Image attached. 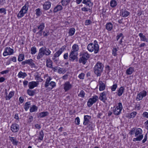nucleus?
Returning a JSON list of instances; mask_svg holds the SVG:
<instances>
[{"label":"nucleus","instance_id":"obj_1","mask_svg":"<svg viewBox=\"0 0 148 148\" xmlns=\"http://www.w3.org/2000/svg\"><path fill=\"white\" fill-rule=\"evenodd\" d=\"M104 67L103 64L100 62H98L94 67V72L97 76H101Z\"/></svg>","mask_w":148,"mask_h":148},{"label":"nucleus","instance_id":"obj_2","mask_svg":"<svg viewBox=\"0 0 148 148\" xmlns=\"http://www.w3.org/2000/svg\"><path fill=\"white\" fill-rule=\"evenodd\" d=\"M142 130L140 128H136L135 136L137 137L136 138H134L133 140V141H140L141 140L143 137V136L142 134Z\"/></svg>","mask_w":148,"mask_h":148},{"label":"nucleus","instance_id":"obj_3","mask_svg":"<svg viewBox=\"0 0 148 148\" xmlns=\"http://www.w3.org/2000/svg\"><path fill=\"white\" fill-rule=\"evenodd\" d=\"M78 55L77 51H74L71 50L69 56V60L70 61H74L75 60L76 61L78 60L77 56Z\"/></svg>","mask_w":148,"mask_h":148},{"label":"nucleus","instance_id":"obj_4","mask_svg":"<svg viewBox=\"0 0 148 148\" xmlns=\"http://www.w3.org/2000/svg\"><path fill=\"white\" fill-rule=\"evenodd\" d=\"M99 98L98 96L95 95L91 98H90L88 100L87 102V105L89 107L91 106L92 105L95 103L98 100Z\"/></svg>","mask_w":148,"mask_h":148},{"label":"nucleus","instance_id":"obj_5","mask_svg":"<svg viewBox=\"0 0 148 148\" xmlns=\"http://www.w3.org/2000/svg\"><path fill=\"white\" fill-rule=\"evenodd\" d=\"M114 108H115L113 110L114 114L116 115L120 114L122 109V106L121 103L120 102L118 103V106L116 107H114Z\"/></svg>","mask_w":148,"mask_h":148},{"label":"nucleus","instance_id":"obj_6","mask_svg":"<svg viewBox=\"0 0 148 148\" xmlns=\"http://www.w3.org/2000/svg\"><path fill=\"white\" fill-rule=\"evenodd\" d=\"M87 48L90 52H92L94 51L95 53H97L99 50V48L97 47L96 48L92 43L89 44L87 46Z\"/></svg>","mask_w":148,"mask_h":148},{"label":"nucleus","instance_id":"obj_7","mask_svg":"<svg viewBox=\"0 0 148 148\" xmlns=\"http://www.w3.org/2000/svg\"><path fill=\"white\" fill-rule=\"evenodd\" d=\"M14 53V50L10 48V47H7L5 49L3 55L4 56L12 54Z\"/></svg>","mask_w":148,"mask_h":148},{"label":"nucleus","instance_id":"obj_8","mask_svg":"<svg viewBox=\"0 0 148 148\" xmlns=\"http://www.w3.org/2000/svg\"><path fill=\"white\" fill-rule=\"evenodd\" d=\"M40 49L44 55L48 56L51 53V51L49 49L45 47H42L40 48Z\"/></svg>","mask_w":148,"mask_h":148},{"label":"nucleus","instance_id":"obj_9","mask_svg":"<svg viewBox=\"0 0 148 148\" xmlns=\"http://www.w3.org/2000/svg\"><path fill=\"white\" fill-rule=\"evenodd\" d=\"M147 93V92L146 91L143 90L142 92H140L138 94L136 99H138V101L142 100L144 97L146 96Z\"/></svg>","mask_w":148,"mask_h":148},{"label":"nucleus","instance_id":"obj_10","mask_svg":"<svg viewBox=\"0 0 148 148\" xmlns=\"http://www.w3.org/2000/svg\"><path fill=\"white\" fill-rule=\"evenodd\" d=\"M64 89L65 92H66L71 89L72 87V85L68 81L66 82L64 84Z\"/></svg>","mask_w":148,"mask_h":148},{"label":"nucleus","instance_id":"obj_11","mask_svg":"<svg viewBox=\"0 0 148 148\" xmlns=\"http://www.w3.org/2000/svg\"><path fill=\"white\" fill-rule=\"evenodd\" d=\"M11 130L14 132H16L18 131L19 129V126L16 123L12 124L11 127Z\"/></svg>","mask_w":148,"mask_h":148},{"label":"nucleus","instance_id":"obj_12","mask_svg":"<svg viewBox=\"0 0 148 148\" xmlns=\"http://www.w3.org/2000/svg\"><path fill=\"white\" fill-rule=\"evenodd\" d=\"M38 84V81H32L29 83L28 87L29 89H33L34 87L37 86Z\"/></svg>","mask_w":148,"mask_h":148},{"label":"nucleus","instance_id":"obj_13","mask_svg":"<svg viewBox=\"0 0 148 148\" xmlns=\"http://www.w3.org/2000/svg\"><path fill=\"white\" fill-rule=\"evenodd\" d=\"M99 99L101 101H102L104 103L106 101L107 99L105 92H103L100 94Z\"/></svg>","mask_w":148,"mask_h":148},{"label":"nucleus","instance_id":"obj_14","mask_svg":"<svg viewBox=\"0 0 148 148\" xmlns=\"http://www.w3.org/2000/svg\"><path fill=\"white\" fill-rule=\"evenodd\" d=\"M130 14V12L127 11L126 9H122L120 11V16L123 17H127Z\"/></svg>","mask_w":148,"mask_h":148},{"label":"nucleus","instance_id":"obj_15","mask_svg":"<svg viewBox=\"0 0 148 148\" xmlns=\"http://www.w3.org/2000/svg\"><path fill=\"white\" fill-rule=\"evenodd\" d=\"M91 118L90 116L88 115H85L84 116V121L83 122V124L86 125L89 124L90 123L89 119Z\"/></svg>","mask_w":148,"mask_h":148},{"label":"nucleus","instance_id":"obj_16","mask_svg":"<svg viewBox=\"0 0 148 148\" xmlns=\"http://www.w3.org/2000/svg\"><path fill=\"white\" fill-rule=\"evenodd\" d=\"M98 83L99 85V90L102 91L105 90L106 87L105 84L101 81H99Z\"/></svg>","mask_w":148,"mask_h":148},{"label":"nucleus","instance_id":"obj_17","mask_svg":"<svg viewBox=\"0 0 148 148\" xmlns=\"http://www.w3.org/2000/svg\"><path fill=\"white\" fill-rule=\"evenodd\" d=\"M27 64L30 66L31 68H36V66L34 62V61L32 59L27 60Z\"/></svg>","mask_w":148,"mask_h":148},{"label":"nucleus","instance_id":"obj_18","mask_svg":"<svg viewBox=\"0 0 148 148\" xmlns=\"http://www.w3.org/2000/svg\"><path fill=\"white\" fill-rule=\"evenodd\" d=\"M51 3L49 1L46 2L43 5V8L45 10L49 9L50 7Z\"/></svg>","mask_w":148,"mask_h":148},{"label":"nucleus","instance_id":"obj_19","mask_svg":"<svg viewBox=\"0 0 148 148\" xmlns=\"http://www.w3.org/2000/svg\"><path fill=\"white\" fill-rule=\"evenodd\" d=\"M49 114V112H43L40 113L38 115V118H43L47 116Z\"/></svg>","mask_w":148,"mask_h":148},{"label":"nucleus","instance_id":"obj_20","mask_svg":"<svg viewBox=\"0 0 148 148\" xmlns=\"http://www.w3.org/2000/svg\"><path fill=\"white\" fill-rule=\"evenodd\" d=\"M29 7V3L27 2L23 6L21 9V10L24 12V13H27Z\"/></svg>","mask_w":148,"mask_h":148},{"label":"nucleus","instance_id":"obj_21","mask_svg":"<svg viewBox=\"0 0 148 148\" xmlns=\"http://www.w3.org/2000/svg\"><path fill=\"white\" fill-rule=\"evenodd\" d=\"M134 71V68L131 67L127 70L126 73L127 75H130L132 74Z\"/></svg>","mask_w":148,"mask_h":148},{"label":"nucleus","instance_id":"obj_22","mask_svg":"<svg viewBox=\"0 0 148 148\" xmlns=\"http://www.w3.org/2000/svg\"><path fill=\"white\" fill-rule=\"evenodd\" d=\"M62 9V7L60 5H57L54 8L53 12L54 13H56L58 11L61 10Z\"/></svg>","mask_w":148,"mask_h":148},{"label":"nucleus","instance_id":"obj_23","mask_svg":"<svg viewBox=\"0 0 148 148\" xmlns=\"http://www.w3.org/2000/svg\"><path fill=\"white\" fill-rule=\"evenodd\" d=\"M82 3L89 7L92 5V3L91 2V0H83Z\"/></svg>","mask_w":148,"mask_h":148},{"label":"nucleus","instance_id":"obj_24","mask_svg":"<svg viewBox=\"0 0 148 148\" xmlns=\"http://www.w3.org/2000/svg\"><path fill=\"white\" fill-rule=\"evenodd\" d=\"M124 90L125 89L123 87H121L118 91V95L119 96H120L122 95V94L124 92Z\"/></svg>","mask_w":148,"mask_h":148},{"label":"nucleus","instance_id":"obj_25","mask_svg":"<svg viewBox=\"0 0 148 148\" xmlns=\"http://www.w3.org/2000/svg\"><path fill=\"white\" fill-rule=\"evenodd\" d=\"M51 79V78L50 77L47 78L45 84V88H47L49 86L50 84V82Z\"/></svg>","mask_w":148,"mask_h":148},{"label":"nucleus","instance_id":"obj_26","mask_svg":"<svg viewBox=\"0 0 148 148\" xmlns=\"http://www.w3.org/2000/svg\"><path fill=\"white\" fill-rule=\"evenodd\" d=\"M138 35L140 38L141 41L146 42L147 41V39L146 38L145 35H143L142 33H139Z\"/></svg>","mask_w":148,"mask_h":148},{"label":"nucleus","instance_id":"obj_27","mask_svg":"<svg viewBox=\"0 0 148 148\" xmlns=\"http://www.w3.org/2000/svg\"><path fill=\"white\" fill-rule=\"evenodd\" d=\"M106 29L108 31L111 30L113 28V25L111 23H108L106 25Z\"/></svg>","mask_w":148,"mask_h":148},{"label":"nucleus","instance_id":"obj_28","mask_svg":"<svg viewBox=\"0 0 148 148\" xmlns=\"http://www.w3.org/2000/svg\"><path fill=\"white\" fill-rule=\"evenodd\" d=\"M14 95L13 91H11L10 92L8 95H6L5 96L6 100H9Z\"/></svg>","mask_w":148,"mask_h":148},{"label":"nucleus","instance_id":"obj_29","mask_svg":"<svg viewBox=\"0 0 148 148\" xmlns=\"http://www.w3.org/2000/svg\"><path fill=\"white\" fill-rule=\"evenodd\" d=\"M27 75V74L25 72L23 73L21 71L18 73V77L19 78H24Z\"/></svg>","mask_w":148,"mask_h":148},{"label":"nucleus","instance_id":"obj_30","mask_svg":"<svg viewBox=\"0 0 148 148\" xmlns=\"http://www.w3.org/2000/svg\"><path fill=\"white\" fill-rule=\"evenodd\" d=\"M87 59L85 58L81 57L79 58V63H82L84 65L87 62Z\"/></svg>","mask_w":148,"mask_h":148},{"label":"nucleus","instance_id":"obj_31","mask_svg":"<svg viewBox=\"0 0 148 148\" xmlns=\"http://www.w3.org/2000/svg\"><path fill=\"white\" fill-rule=\"evenodd\" d=\"M44 55L43 53L41 52L40 49H39L38 53V54L37 59L38 60H39L42 58Z\"/></svg>","mask_w":148,"mask_h":148},{"label":"nucleus","instance_id":"obj_32","mask_svg":"<svg viewBox=\"0 0 148 148\" xmlns=\"http://www.w3.org/2000/svg\"><path fill=\"white\" fill-rule=\"evenodd\" d=\"M82 57L88 60L90 57V55L87 52H84L82 53Z\"/></svg>","mask_w":148,"mask_h":148},{"label":"nucleus","instance_id":"obj_33","mask_svg":"<svg viewBox=\"0 0 148 148\" xmlns=\"http://www.w3.org/2000/svg\"><path fill=\"white\" fill-rule=\"evenodd\" d=\"M62 52V48H60L59 50L56 52L54 54V57H59Z\"/></svg>","mask_w":148,"mask_h":148},{"label":"nucleus","instance_id":"obj_34","mask_svg":"<svg viewBox=\"0 0 148 148\" xmlns=\"http://www.w3.org/2000/svg\"><path fill=\"white\" fill-rule=\"evenodd\" d=\"M75 30L74 28H70L69 30V36H73L75 32Z\"/></svg>","mask_w":148,"mask_h":148},{"label":"nucleus","instance_id":"obj_35","mask_svg":"<svg viewBox=\"0 0 148 148\" xmlns=\"http://www.w3.org/2000/svg\"><path fill=\"white\" fill-rule=\"evenodd\" d=\"M10 140L12 143V144L15 145H16L18 142L16 141V139L14 138L13 137H9Z\"/></svg>","mask_w":148,"mask_h":148},{"label":"nucleus","instance_id":"obj_36","mask_svg":"<svg viewBox=\"0 0 148 148\" xmlns=\"http://www.w3.org/2000/svg\"><path fill=\"white\" fill-rule=\"evenodd\" d=\"M52 62L50 60H46V66L49 68H52Z\"/></svg>","mask_w":148,"mask_h":148},{"label":"nucleus","instance_id":"obj_37","mask_svg":"<svg viewBox=\"0 0 148 148\" xmlns=\"http://www.w3.org/2000/svg\"><path fill=\"white\" fill-rule=\"evenodd\" d=\"M24 12L21 10L17 15L18 18H20L23 16L24 14L26 13H24Z\"/></svg>","mask_w":148,"mask_h":148},{"label":"nucleus","instance_id":"obj_38","mask_svg":"<svg viewBox=\"0 0 148 148\" xmlns=\"http://www.w3.org/2000/svg\"><path fill=\"white\" fill-rule=\"evenodd\" d=\"M44 134L43 131L42 130H41L39 132V136L38 138V139L40 140H43L44 137Z\"/></svg>","mask_w":148,"mask_h":148},{"label":"nucleus","instance_id":"obj_39","mask_svg":"<svg viewBox=\"0 0 148 148\" xmlns=\"http://www.w3.org/2000/svg\"><path fill=\"white\" fill-rule=\"evenodd\" d=\"M49 85L51 87H49L48 88V89L49 90H51L53 88H54L56 86V83L55 82L53 81H51L50 82Z\"/></svg>","mask_w":148,"mask_h":148},{"label":"nucleus","instance_id":"obj_40","mask_svg":"<svg viewBox=\"0 0 148 148\" xmlns=\"http://www.w3.org/2000/svg\"><path fill=\"white\" fill-rule=\"evenodd\" d=\"M72 50L74 51H78L79 50L78 45L76 44H74L72 46Z\"/></svg>","mask_w":148,"mask_h":148},{"label":"nucleus","instance_id":"obj_41","mask_svg":"<svg viewBox=\"0 0 148 148\" xmlns=\"http://www.w3.org/2000/svg\"><path fill=\"white\" fill-rule=\"evenodd\" d=\"M45 27V24L43 23H41L39 25L37 26L38 29L41 31H42Z\"/></svg>","mask_w":148,"mask_h":148},{"label":"nucleus","instance_id":"obj_42","mask_svg":"<svg viewBox=\"0 0 148 148\" xmlns=\"http://www.w3.org/2000/svg\"><path fill=\"white\" fill-rule=\"evenodd\" d=\"M38 107L35 105L33 106L30 108V112H35L37 110Z\"/></svg>","mask_w":148,"mask_h":148},{"label":"nucleus","instance_id":"obj_43","mask_svg":"<svg viewBox=\"0 0 148 148\" xmlns=\"http://www.w3.org/2000/svg\"><path fill=\"white\" fill-rule=\"evenodd\" d=\"M70 0H62L61 2L63 6H66L70 2Z\"/></svg>","mask_w":148,"mask_h":148},{"label":"nucleus","instance_id":"obj_44","mask_svg":"<svg viewBox=\"0 0 148 148\" xmlns=\"http://www.w3.org/2000/svg\"><path fill=\"white\" fill-rule=\"evenodd\" d=\"M31 53L32 54H34L37 52L36 48L35 47H32L31 49Z\"/></svg>","mask_w":148,"mask_h":148},{"label":"nucleus","instance_id":"obj_45","mask_svg":"<svg viewBox=\"0 0 148 148\" xmlns=\"http://www.w3.org/2000/svg\"><path fill=\"white\" fill-rule=\"evenodd\" d=\"M31 105L30 102H27L25 105L24 109L26 111L27 110Z\"/></svg>","mask_w":148,"mask_h":148},{"label":"nucleus","instance_id":"obj_46","mask_svg":"<svg viewBox=\"0 0 148 148\" xmlns=\"http://www.w3.org/2000/svg\"><path fill=\"white\" fill-rule=\"evenodd\" d=\"M24 55L23 54H20L18 56V60L19 62H21L24 60Z\"/></svg>","mask_w":148,"mask_h":148},{"label":"nucleus","instance_id":"obj_47","mask_svg":"<svg viewBox=\"0 0 148 148\" xmlns=\"http://www.w3.org/2000/svg\"><path fill=\"white\" fill-rule=\"evenodd\" d=\"M66 72L65 69L62 68H60L58 70V73L60 74L64 73Z\"/></svg>","mask_w":148,"mask_h":148},{"label":"nucleus","instance_id":"obj_48","mask_svg":"<svg viewBox=\"0 0 148 148\" xmlns=\"http://www.w3.org/2000/svg\"><path fill=\"white\" fill-rule=\"evenodd\" d=\"M110 6L112 7H115L117 5L116 1L114 0H112L110 2Z\"/></svg>","mask_w":148,"mask_h":148},{"label":"nucleus","instance_id":"obj_49","mask_svg":"<svg viewBox=\"0 0 148 148\" xmlns=\"http://www.w3.org/2000/svg\"><path fill=\"white\" fill-rule=\"evenodd\" d=\"M27 93L29 95L33 96L34 95L35 92L33 90L28 89L27 90Z\"/></svg>","mask_w":148,"mask_h":148},{"label":"nucleus","instance_id":"obj_50","mask_svg":"<svg viewBox=\"0 0 148 148\" xmlns=\"http://www.w3.org/2000/svg\"><path fill=\"white\" fill-rule=\"evenodd\" d=\"M118 51L117 49L116 48H114L112 50V54L114 56H116L117 55L116 52Z\"/></svg>","mask_w":148,"mask_h":148},{"label":"nucleus","instance_id":"obj_51","mask_svg":"<svg viewBox=\"0 0 148 148\" xmlns=\"http://www.w3.org/2000/svg\"><path fill=\"white\" fill-rule=\"evenodd\" d=\"M85 93L82 90H81L80 93L78 95V96L83 98L84 97Z\"/></svg>","mask_w":148,"mask_h":148},{"label":"nucleus","instance_id":"obj_52","mask_svg":"<svg viewBox=\"0 0 148 148\" xmlns=\"http://www.w3.org/2000/svg\"><path fill=\"white\" fill-rule=\"evenodd\" d=\"M36 14L37 16H40L41 15L40 9L39 8H38L36 10Z\"/></svg>","mask_w":148,"mask_h":148},{"label":"nucleus","instance_id":"obj_53","mask_svg":"<svg viewBox=\"0 0 148 148\" xmlns=\"http://www.w3.org/2000/svg\"><path fill=\"white\" fill-rule=\"evenodd\" d=\"M117 84H115L113 85L111 88L112 91H115L117 87Z\"/></svg>","mask_w":148,"mask_h":148},{"label":"nucleus","instance_id":"obj_54","mask_svg":"<svg viewBox=\"0 0 148 148\" xmlns=\"http://www.w3.org/2000/svg\"><path fill=\"white\" fill-rule=\"evenodd\" d=\"M136 112H132L130 114V118H134L136 115Z\"/></svg>","mask_w":148,"mask_h":148},{"label":"nucleus","instance_id":"obj_55","mask_svg":"<svg viewBox=\"0 0 148 148\" xmlns=\"http://www.w3.org/2000/svg\"><path fill=\"white\" fill-rule=\"evenodd\" d=\"M136 128H133L132 130L130 131V132L129 133V134L130 135H133L134 134V133H135L136 130Z\"/></svg>","mask_w":148,"mask_h":148},{"label":"nucleus","instance_id":"obj_56","mask_svg":"<svg viewBox=\"0 0 148 148\" xmlns=\"http://www.w3.org/2000/svg\"><path fill=\"white\" fill-rule=\"evenodd\" d=\"M84 74L83 73H82L79 75L78 77L80 79H84Z\"/></svg>","mask_w":148,"mask_h":148},{"label":"nucleus","instance_id":"obj_57","mask_svg":"<svg viewBox=\"0 0 148 148\" xmlns=\"http://www.w3.org/2000/svg\"><path fill=\"white\" fill-rule=\"evenodd\" d=\"M35 78L36 80H38L39 82H41L43 81V79L41 78L38 75H36L35 77Z\"/></svg>","mask_w":148,"mask_h":148},{"label":"nucleus","instance_id":"obj_58","mask_svg":"<svg viewBox=\"0 0 148 148\" xmlns=\"http://www.w3.org/2000/svg\"><path fill=\"white\" fill-rule=\"evenodd\" d=\"M75 124L77 125H78L79 124L80 119L78 117H77L75 119Z\"/></svg>","mask_w":148,"mask_h":148},{"label":"nucleus","instance_id":"obj_59","mask_svg":"<svg viewBox=\"0 0 148 148\" xmlns=\"http://www.w3.org/2000/svg\"><path fill=\"white\" fill-rule=\"evenodd\" d=\"M81 10L82 11H84L85 12H88V11L91 10L90 8H88L85 7L82 8L81 9Z\"/></svg>","mask_w":148,"mask_h":148},{"label":"nucleus","instance_id":"obj_60","mask_svg":"<svg viewBox=\"0 0 148 148\" xmlns=\"http://www.w3.org/2000/svg\"><path fill=\"white\" fill-rule=\"evenodd\" d=\"M6 9L3 8L0 9V13H4V14H5L6 13Z\"/></svg>","mask_w":148,"mask_h":148},{"label":"nucleus","instance_id":"obj_61","mask_svg":"<svg viewBox=\"0 0 148 148\" xmlns=\"http://www.w3.org/2000/svg\"><path fill=\"white\" fill-rule=\"evenodd\" d=\"M92 23L91 21L90 20H86L85 22V25H88Z\"/></svg>","mask_w":148,"mask_h":148},{"label":"nucleus","instance_id":"obj_62","mask_svg":"<svg viewBox=\"0 0 148 148\" xmlns=\"http://www.w3.org/2000/svg\"><path fill=\"white\" fill-rule=\"evenodd\" d=\"M94 44H93V45L95 46V47H96V48H97V47L99 48V45L98 44L97 41L96 40L94 41Z\"/></svg>","mask_w":148,"mask_h":148},{"label":"nucleus","instance_id":"obj_63","mask_svg":"<svg viewBox=\"0 0 148 148\" xmlns=\"http://www.w3.org/2000/svg\"><path fill=\"white\" fill-rule=\"evenodd\" d=\"M33 120V117L32 116H29L28 119L27 120V122L28 123H30Z\"/></svg>","mask_w":148,"mask_h":148},{"label":"nucleus","instance_id":"obj_64","mask_svg":"<svg viewBox=\"0 0 148 148\" xmlns=\"http://www.w3.org/2000/svg\"><path fill=\"white\" fill-rule=\"evenodd\" d=\"M143 117L148 118V112H144L143 114Z\"/></svg>","mask_w":148,"mask_h":148}]
</instances>
